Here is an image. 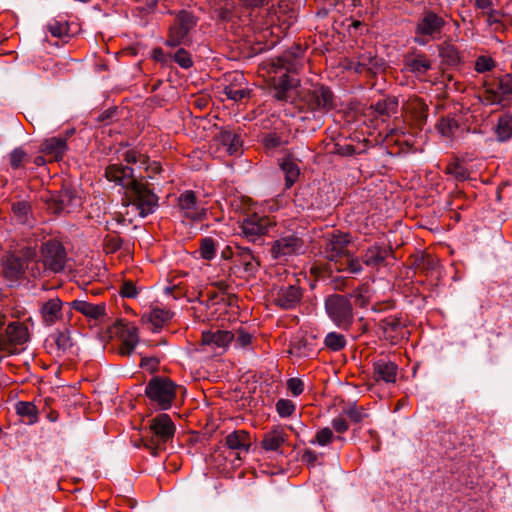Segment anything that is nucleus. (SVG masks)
<instances>
[{"label": "nucleus", "instance_id": "f257e3e1", "mask_svg": "<svg viewBox=\"0 0 512 512\" xmlns=\"http://www.w3.org/2000/svg\"><path fill=\"white\" fill-rule=\"evenodd\" d=\"M301 108L311 112L319 122L323 115L336 108L335 96L329 87L313 85L300 95Z\"/></svg>", "mask_w": 512, "mask_h": 512}, {"label": "nucleus", "instance_id": "f03ea898", "mask_svg": "<svg viewBox=\"0 0 512 512\" xmlns=\"http://www.w3.org/2000/svg\"><path fill=\"white\" fill-rule=\"evenodd\" d=\"M158 196L138 180L126 192L123 205L131 207L140 217L144 218L155 212L158 207Z\"/></svg>", "mask_w": 512, "mask_h": 512}, {"label": "nucleus", "instance_id": "7ed1b4c3", "mask_svg": "<svg viewBox=\"0 0 512 512\" xmlns=\"http://www.w3.org/2000/svg\"><path fill=\"white\" fill-rule=\"evenodd\" d=\"M277 69L275 72L280 73L273 80V96L280 101L290 98V91L299 84V79L290 75L295 71L293 64L289 62V55H283L277 59Z\"/></svg>", "mask_w": 512, "mask_h": 512}, {"label": "nucleus", "instance_id": "20e7f679", "mask_svg": "<svg viewBox=\"0 0 512 512\" xmlns=\"http://www.w3.org/2000/svg\"><path fill=\"white\" fill-rule=\"evenodd\" d=\"M145 395L161 410H167L176 397V385L168 378L153 377L145 387Z\"/></svg>", "mask_w": 512, "mask_h": 512}, {"label": "nucleus", "instance_id": "39448f33", "mask_svg": "<svg viewBox=\"0 0 512 512\" xmlns=\"http://www.w3.org/2000/svg\"><path fill=\"white\" fill-rule=\"evenodd\" d=\"M149 427L153 436L145 443V447L153 456H157L161 447L173 438L175 425L168 414L162 413L150 421Z\"/></svg>", "mask_w": 512, "mask_h": 512}, {"label": "nucleus", "instance_id": "423d86ee", "mask_svg": "<svg viewBox=\"0 0 512 512\" xmlns=\"http://www.w3.org/2000/svg\"><path fill=\"white\" fill-rule=\"evenodd\" d=\"M445 25L446 21L441 15L433 10L425 9L416 22V37L414 41L419 45H425L426 41L422 37H429L430 39L440 38Z\"/></svg>", "mask_w": 512, "mask_h": 512}, {"label": "nucleus", "instance_id": "0eeeda50", "mask_svg": "<svg viewBox=\"0 0 512 512\" xmlns=\"http://www.w3.org/2000/svg\"><path fill=\"white\" fill-rule=\"evenodd\" d=\"M195 17L188 11L181 10L177 13L173 23L168 30V37L165 45L169 47H177L190 43V31L196 26Z\"/></svg>", "mask_w": 512, "mask_h": 512}, {"label": "nucleus", "instance_id": "6e6552de", "mask_svg": "<svg viewBox=\"0 0 512 512\" xmlns=\"http://www.w3.org/2000/svg\"><path fill=\"white\" fill-rule=\"evenodd\" d=\"M325 309L336 326L348 329L353 322V308L348 296L333 294L327 297Z\"/></svg>", "mask_w": 512, "mask_h": 512}, {"label": "nucleus", "instance_id": "1a4fd4ad", "mask_svg": "<svg viewBox=\"0 0 512 512\" xmlns=\"http://www.w3.org/2000/svg\"><path fill=\"white\" fill-rule=\"evenodd\" d=\"M324 254L325 257L337 265L349 253V246L352 243L351 237L347 233L340 231L326 234L324 237Z\"/></svg>", "mask_w": 512, "mask_h": 512}, {"label": "nucleus", "instance_id": "9d476101", "mask_svg": "<svg viewBox=\"0 0 512 512\" xmlns=\"http://www.w3.org/2000/svg\"><path fill=\"white\" fill-rule=\"evenodd\" d=\"M66 259L67 254L60 241L53 239L42 244L41 262L44 270L58 273L64 269Z\"/></svg>", "mask_w": 512, "mask_h": 512}, {"label": "nucleus", "instance_id": "9b49d317", "mask_svg": "<svg viewBox=\"0 0 512 512\" xmlns=\"http://www.w3.org/2000/svg\"><path fill=\"white\" fill-rule=\"evenodd\" d=\"M47 209L54 214L71 213L82 204L81 197L74 189L64 188L56 194H51L45 199Z\"/></svg>", "mask_w": 512, "mask_h": 512}, {"label": "nucleus", "instance_id": "f8f14e48", "mask_svg": "<svg viewBox=\"0 0 512 512\" xmlns=\"http://www.w3.org/2000/svg\"><path fill=\"white\" fill-rule=\"evenodd\" d=\"M6 339L0 337V350H5L7 355L19 353L17 345H22L29 340L28 328L20 322H11L6 330Z\"/></svg>", "mask_w": 512, "mask_h": 512}, {"label": "nucleus", "instance_id": "ddd939ff", "mask_svg": "<svg viewBox=\"0 0 512 512\" xmlns=\"http://www.w3.org/2000/svg\"><path fill=\"white\" fill-rule=\"evenodd\" d=\"M272 225L270 219L258 214L248 215L241 222V234L250 242H256L258 238L265 235Z\"/></svg>", "mask_w": 512, "mask_h": 512}, {"label": "nucleus", "instance_id": "4468645a", "mask_svg": "<svg viewBox=\"0 0 512 512\" xmlns=\"http://www.w3.org/2000/svg\"><path fill=\"white\" fill-rule=\"evenodd\" d=\"M303 249L304 243L299 237L288 235L274 241L270 253L273 259L280 260L287 256L300 254Z\"/></svg>", "mask_w": 512, "mask_h": 512}, {"label": "nucleus", "instance_id": "2eb2a0df", "mask_svg": "<svg viewBox=\"0 0 512 512\" xmlns=\"http://www.w3.org/2000/svg\"><path fill=\"white\" fill-rule=\"evenodd\" d=\"M115 328L122 339L120 353L130 355L139 342L138 328L133 323L124 320L117 321Z\"/></svg>", "mask_w": 512, "mask_h": 512}, {"label": "nucleus", "instance_id": "dca6fc26", "mask_svg": "<svg viewBox=\"0 0 512 512\" xmlns=\"http://www.w3.org/2000/svg\"><path fill=\"white\" fill-rule=\"evenodd\" d=\"M240 266L243 267L244 272L248 276H252L258 272L260 262L250 248L236 244L234 266L231 268V271L235 273V269Z\"/></svg>", "mask_w": 512, "mask_h": 512}, {"label": "nucleus", "instance_id": "f3484780", "mask_svg": "<svg viewBox=\"0 0 512 512\" xmlns=\"http://www.w3.org/2000/svg\"><path fill=\"white\" fill-rule=\"evenodd\" d=\"M178 206L184 216L194 221H200L206 217V209L199 205L193 191H185L178 198Z\"/></svg>", "mask_w": 512, "mask_h": 512}, {"label": "nucleus", "instance_id": "a211bd4d", "mask_svg": "<svg viewBox=\"0 0 512 512\" xmlns=\"http://www.w3.org/2000/svg\"><path fill=\"white\" fill-rule=\"evenodd\" d=\"M106 178L123 187L126 191L137 181L133 168L121 164H111L105 170Z\"/></svg>", "mask_w": 512, "mask_h": 512}, {"label": "nucleus", "instance_id": "6ab92c4d", "mask_svg": "<svg viewBox=\"0 0 512 512\" xmlns=\"http://www.w3.org/2000/svg\"><path fill=\"white\" fill-rule=\"evenodd\" d=\"M302 298V291L296 285L281 286L274 296L276 305L283 309H292L299 304Z\"/></svg>", "mask_w": 512, "mask_h": 512}, {"label": "nucleus", "instance_id": "aec40b11", "mask_svg": "<svg viewBox=\"0 0 512 512\" xmlns=\"http://www.w3.org/2000/svg\"><path fill=\"white\" fill-rule=\"evenodd\" d=\"M3 275L11 284L17 282L25 273L24 262L14 254L7 255L2 261Z\"/></svg>", "mask_w": 512, "mask_h": 512}, {"label": "nucleus", "instance_id": "412c9836", "mask_svg": "<svg viewBox=\"0 0 512 512\" xmlns=\"http://www.w3.org/2000/svg\"><path fill=\"white\" fill-rule=\"evenodd\" d=\"M379 328L382 330L385 339L392 342L398 341L404 336L405 325L402 322L401 317L396 315L388 316L379 321Z\"/></svg>", "mask_w": 512, "mask_h": 512}, {"label": "nucleus", "instance_id": "4be33fe9", "mask_svg": "<svg viewBox=\"0 0 512 512\" xmlns=\"http://www.w3.org/2000/svg\"><path fill=\"white\" fill-rule=\"evenodd\" d=\"M373 377L385 383H394L397 377V365L387 359H379L373 364Z\"/></svg>", "mask_w": 512, "mask_h": 512}, {"label": "nucleus", "instance_id": "5701e85b", "mask_svg": "<svg viewBox=\"0 0 512 512\" xmlns=\"http://www.w3.org/2000/svg\"><path fill=\"white\" fill-rule=\"evenodd\" d=\"M67 148V138L59 135L44 140L40 151L51 156L55 161H59L63 158Z\"/></svg>", "mask_w": 512, "mask_h": 512}, {"label": "nucleus", "instance_id": "b1692460", "mask_svg": "<svg viewBox=\"0 0 512 512\" xmlns=\"http://www.w3.org/2000/svg\"><path fill=\"white\" fill-rule=\"evenodd\" d=\"M405 111L417 127H422L425 124L428 117V106L421 98H410L405 104Z\"/></svg>", "mask_w": 512, "mask_h": 512}, {"label": "nucleus", "instance_id": "393cba45", "mask_svg": "<svg viewBox=\"0 0 512 512\" xmlns=\"http://www.w3.org/2000/svg\"><path fill=\"white\" fill-rule=\"evenodd\" d=\"M288 435L284 429L277 426L266 432L261 441V447L265 451L280 452L282 445L287 441Z\"/></svg>", "mask_w": 512, "mask_h": 512}, {"label": "nucleus", "instance_id": "a878e982", "mask_svg": "<svg viewBox=\"0 0 512 512\" xmlns=\"http://www.w3.org/2000/svg\"><path fill=\"white\" fill-rule=\"evenodd\" d=\"M225 445L237 455L241 452H248L251 446L250 434L245 430H235L225 437Z\"/></svg>", "mask_w": 512, "mask_h": 512}, {"label": "nucleus", "instance_id": "bb28decb", "mask_svg": "<svg viewBox=\"0 0 512 512\" xmlns=\"http://www.w3.org/2000/svg\"><path fill=\"white\" fill-rule=\"evenodd\" d=\"M233 340L234 334L225 330L203 331L201 338L203 345L223 349H225Z\"/></svg>", "mask_w": 512, "mask_h": 512}, {"label": "nucleus", "instance_id": "cd10ccee", "mask_svg": "<svg viewBox=\"0 0 512 512\" xmlns=\"http://www.w3.org/2000/svg\"><path fill=\"white\" fill-rule=\"evenodd\" d=\"M62 301L59 298L49 299L40 308V315L47 326L55 324L62 317Z\"/></svg>", "mask_w": 512, "mask_h": 512}, {"label": "nucleus", "instance_id": "c85d7f7f", "mask_svg": "<svg viewBox=\"0 0 512 512\" xmlns=\"http://www.w3.org/2000/svg\"><path fill=\"white\" fill-rule=\"evenodd\" d=\"M382 64V59L377 58L372 52H364L358 55L355 70L358 73L366 71L370 74H376Z\"/></svg>", "mask_w": 512, "mask_h": 512}, {"label": "nucleus", "instance_id": "c756f323", "mask_svg": "<svg viewBox=\"0 0 512 512\" xmlns=\"http://www.w3.org/2000/svg\"><path fill=\"white\" fill-rule=\"evenodd\" d=\"M389 253L390 250H388L387 248L375 245L369 247L364 252L361 259L364 262V264L369 267H379L384 263Z\"/></svg>", "mask_w": 512, "mask_h": 512}, {"label": "nucleus", "instance_id": "7c9ffc66", "mask_svg": "<svg viewBox=\"0 0 512 512\" xmlns=\"http://www.w3.org/2000/svg\"><path fill=\"white\" fill-rule=\"evenodd\" d=\"M71 307L83 315L98 319L105 314V304H92L84 300H74Z\"/></svg>", "mask_w": 512, "mask_h": 512}, {"label": "nucleus", "instance_id": "2f4dec72", "mask_svg": "<svg viewBox=\"0 0 512 512\" xmlns=\"http://www.w3.org/2000/svg\"><path fill=\"white\" fill-rule=\"evenodd\" d=\"M280 167L285 175L286 186L289 188L299 178L300 168L298 162L293 156L287 155L280 163Z\"/></svg>", "mask_w": 512, "mask_h": 512}, {"label": "nucleus", "instance_id": "473e14b6", "mask_svg": "<svg viewBox=\"0 0 512 512\" xmlns=\"http://www.w3.org/2000/svg\"><path fill=\"white\" fill-rule=\"evenodd\" d=\"M13 218L23 225H33L34 221L31 214V206L26 201L13 203L11 206Z\"/></svg>", "mask_w": 512, "mask_h": 512}, {"label": "nucleus", "instance_id": "72a5a7b5", "mask_svg": "<svg viewBox=\"0 0 512 512\" xmlns=\"http://www.w3.org/2000/svg\"><path fill=\"white\" fill-rule=\"evenodd\" d=\"M406 68L413 74L421 76L431 69V61L424 54H419L414 58L407 59Z\"/></svg>", "mask_w": 512, "mask_h": 512}, {"label": "nucleus", "instance_id": "f704fd0d", "mask_svg": "<svg viewBox=\"0 0 512 512\" xmlns=\"http://www.w3.org/2000/svg\"><path fill=\"white\" fill-rule=\"evenodd\" d=\"M50 339L55 344L57 356L65 354L73 346L70 332L67 329L63 331H56L50 336Z\"/></svg>", "mask_w": 512, "mask_h": 512}, {"label": "nucleus", "instance_id": "c9c22d12", "mask_svg": "<svg viewBox=\"0 0 512 512\" xmlns=\"http://www.w3.org/2000/svg\"><path fill=\"white\" fill-rule=\"evenodd\" d=\"M16 413L26 419L29 425L38 421V409L33 402L19 401L15 404Z\"/></svg>", "mask_w": 512, "mask_h": 512}, {"label": "nucleus", "instance_id": "e433bc0d", "mask_svg": "<svg viewBox=\"0 0 512 512\" xmlns=\"http://www.w3.org/2000/svg\"><path fill=\"white\" fill-rule=\"evenodd\" d=\"M335 269L338 272L348 271L352 274H359L362 272L363 267L361 265L360 259L350 252L337 265H335Z\"/></svg>", "mask_w": 512, "mask_h": 512}, {"label": "nucleus", "instance_id": "4c0bfd02", "mask_svg": "<svg viewBox=\"0 0 512 512\" xmlns=\"http://www.w3.org/2000/svg\"><path fill=\"white\" fill-rule=\"evenodd\" d=\"M499 142H505L512 137V117L505 115L500 117L495 128Z\"/></svg>", "mask_w": 512, "mask_h": 512}, {"label": "nucleus", "instance_id": "58836bf2", "mask_svg": "<svg viewBox=\"0 0 512 512\" xmlns=\"http://www.w3.org/2000/svg\"><path fill=\"white\" fill-rule=\"evenodd\" d=\"M373 108L377 114L389 116L397 112L398 100L395 97H387L377 101Z\"/></svg>", "mask_w": 512, "mask_h": 512}, {"label": "nucleus", "instance_id": "ea45409f", "mask_svg": "<svg viewBox=\"0 0 512 512\" xmlns=\"http://www.w3.org/2000/svg\"><path fill=\"white\" fill-rule=\"evenodd\" d=\"M346 338L337 332H330L324 339L325 346L332 351H340L346 346Z\"/></svg>", "mask_w": 512, "mask_h": 512}, {"label": "nucleus", "instance_id": "a19ab883", "mask_svg": "<svg viewBox=\"0 0 512 512\" xmlns=\"http://www.w3.org/2000/svg\"><path fill=\"white\" fill-rule=\"evenodd\" d=\"M29 160L27 153L21 147H17L9 154V164L12 169L18 170L24 167Z\"/></svg>", "mask_w": 512, "mask_h": 512}, {"label": "nucleus", "instance_id": "79ce46f5", "mask_svg": "<svg viewBox=\"0 0 512 512\" xmlns=\"http://www.w3.org/2000/svg\"><path fill=\"white\" fill-rule=\"evenodd\" d=\"M172 318V313L169 310L162 308H154L150 312L149 320L154 325L155 329H159L162 325Z\"/></svg>", "mask_w": 512, "mask_h": 512}, {"label": "nucleus", "instance_id": "37998d69", "mask_svg": "<svg viewBox=\"0 0 512 512\" xmlns=\"http://www.w3.org/2000/svg\"><path fill=\"white\" fill-rule=\"evenodd\" d=\"M445 171L457 181H465L470 175L468 169L459 162L448 164Z\"/></svg>", "mask_w": 512, "mask_h": 512}, {"label": "nucleus", "instance_id": "c03bdc74", "mask_svg": "<svg viewBox=\"0 0 512 512\" xmlns=\"http://www.w3.org/2000/svg\"><path fill=\"white\" fill-rule=\"evenodd\" d=\"M342 414L354 423H360L368 416L363 407H358L355 404H350L345 407Z\"/></svg>", "mask_w": 512, "mask_h": 512}, {"label": "nucleus", "instance_id": "a18cd8bd", "mask_svg": "<svg viewBox=\"0 0 512 512\" xmlns=\"http://www.w3.org/2000/svg\"><path fill=\"white\" fill-rule=\"evenodd\" d=\"M350 297L354 298L355 305L359 307H365L370 301L369 286L367 284L360 285L353 291Z\"/></svg>", "mask_w": 512, "mask_h": 512}, {"label": "nucleus", "instance_id": "49530a36", "mask_svg": "<svg viewBox=\"0 0 512 512\" xmlns=\"http://www.w3.org/2000/svg\"><path fill=\"white\" fill-rule=\"evenodd\" d=\"M199 252L203 259H213L216 253L214 240L210 237L203 238L200 242Z\"/></svg>", "mask_w": 512, "mask_h": 512}, {"label": "nucleus", "instance_id": "de8ad7c7", "mask_svg": "<svg viewBox=\"0 0 512 512\" xmlns=\"http://www.w3.org/2000/svg\"><path fill=\"white\" fill-rule=\"evenodd\" d=\"M439 54L448 64L456 65L460 62L458 50L453 45L441 47Z\"/></svg>", "mask_w": 512, "mask_h": 512}, {"label": "nucleus", "instance_id": "09e8293b", "mask_svg": "<svg viewBox=\"0 0 512 512\" xmlns=\"http://www.w3.org/2000/svg\"><path fill=\"white\" fill-rule=\"evenodd\" d=\"M173 60L183 69L193 66L191 54L184 48H179L172 56Z\"/></svg>", "mask_w": 512, "mask_h": 512}, {"label": "nucleus", "instance_id": "8fccbe9b", "mask_svg": "<svg viewBox=\"0 0 512 512\" xmlns=\"http://www.w3.org/2000/svg\"><path fill=\"white\" fill-rule=\"evenodd\" d=\"M47 30L51 33L52 36L62 38L68 35V25L64 22H60L57 20H52L47 24Z\"/></svg>", "mask_w": 512, "mask_h": 512}, {"label": "nucleus", "instance_id": "3c124183", "mask_svg": "<svg viewBox=\"0 0 512 512\" xmlns=\"http://www.w3.org/2000/svg\"><path fill=\"white\" fill-rule=\"evenodd\" d=\"M494 67L495 61L489 56L481 55L475 60L474 69L478 73L491 71Z\"/></svg>", "mask_w": 512, "mask_h": 512}, {"label": "nucleus", "instance_id": "603ef678", "mask_svg": "<svg viewBox=\"0 0 512 512\" xmlns=\"http://www.w3.org/2000/svg\"><path fill=\"white\" fill-rule=\"evenodd\" d=\"M225 95L234 101H240L249 96L250 91L246 88H236L232 85L226 86L224 89Z\"/></svg>", "mask_w": 512, "mask_h": 512}, {"label": "nucleus", "instance_id": "864d4df0", "mask_svg": "<svg viewBox=\"0 0 512 512\" xmlns=\"http://www.w3.org/2000/svg\"><path fill=\"white\" fill-rule=\"evenodd\" d=\"M276 410L281 417H289L295 411V405L291 400L280 399L276 403Z\"/></svg>", "mask_w": 512, "mask_h": 512}, {"label": "nucleus", "instance_id": "5fc2aeb1", "mask_svg": "<svg viewBox=\"0 0 512 512\" xmlns=\"http://www.w3.org/2000/svg\"><path fill=\"white\" fill-rule=\"evenodd\" d=\"M296 352L303 357H309L315 353L311 341L308 338H303L294 345Z\"/></svg>", "mask_w": 512, "mask_h": 512}, {"label": "nucleus", "instance_id": "6e6d98bb", "mask_svg": "<svg viewBox=\"0 0 512 512\" xmlns=\"http://www.w3.org/2000/svg\"><path fill=\"white\" fill-rule=\"evenodd\" d=\"M502 14L497 10H491L487 14V23L494 27V31H504L506 26L501 22Z\"/></svg>", "mask_w": 512, "mask_h": 512}, {"label": "nucleus", "instance_id": "4d7b16f0", "mask_svg": "<svg viewBox=\"0 0 512 512\" xmlns=\"http://www.w3.org/2000/svg\"><path fill=\"white\" fill-rule=\"evenodd\" d=\"M333 436L334 435H333L332 430L328 427H325V428L320 429L316 433L315 440L312 441V443H317L320 446H326L327 444H329L332 441Z\"/></svg>", "mask_w": 512, "mask_h": 512}, {"label": "nucleus", "instance_id": "13d9d810", "mask_svg": "<svg viewBox=\"0 0 512 512\" xmlns=\"http://www.w3.org/2000/svg\"><path fill=\"white\" fill-rule=\"evenodd\" d=\"M236 136L237 133L235 131L221 130L215 137V140L218 141L226 151L227 147L229 146V143L236 139Z\"/></svg>", "mask_w": 512, "mask_h": 512}, {"label": "nucleus", "instance_id": "bf43d9fd", "mask_svg": "<svg viewBox=\"0 0 512 512\" xmlns=\"http://www.w3.org/2000/svg\"><path fill=\"white\" fill-rule=\"evenodd\" d=\"M416 266L422 271L433 270L436 266V260L430 255H423L416 260Z\"/></svg>", "mask_w": 512, "mask_h": 512}, {"label": "nucleus", "instance_id": "052dcab7", "mask_svg": "<svg viewBox=\"0 0 512 512\" xmlns=\"http://www.w3.org/2000/svg\"><path fill=\"white\" fill-rule=\"evenodd\" d=\"M122 156H123V160L125 162H127L128 164L140 163V164L144 165L146 163V157L143 154L138 153L135 150L125 151Z\"/></svg>", "mask_w": 512, "mask_h": 512}, {"label": "nucleus", "instance_id": "680f3d73", "mask_svg": "<svg viewBox=\"0 0 512 512\" xmlns=\"http://www.w3.org/2000/svg\"><path fill=\"white\" fill-rule=\"evenodd\" d=\"M458 128V124L454 119H442L440 123V131L444 136H450Z\"/></svg>", "mask_w": 512, "mask_h": 512}, {"label": "nucleus", "instance_id": "e2e57ef3", "mask_svg": "<svg viewBox=\"0 0 512 512\" xmlns=\"http://www.w3.org/2000/svg\"><path fill=\"white\" fill-rule=\"evenodd\" d=\"M287 387L294 396H298L304 390V383L300 378H290L287 381Z\"/></svg>", "mask_w": 512, "mask_h": 512}, {"label": "nucleus", "instance_id": "0e129e2a", "mask_svg": "<svg viewBox=\"0 0 512 512\" xmlns=\"http://www.w3.org/2000/svg\"><path fill=\"white\" fill-rule=\"evenodd\" d=\"M498 87L503 94H512V74L508 73L500 77Z\"/></svg>", "mask_w": 512, "mask_h": 512}, {"label": "nucleus", "instance_id": "69168bd1", "mask_svg": "<svg viewBox=\"0 0 512 512\" xmlns=\"http://www.w3.org/2000/svg\"><path fill=\"white\" fill-rule=\"evenodd\" d=\"M21 259L24 262V265L30 264L32 261H35L37 257L36 249L30 246H26L21 249Z\"/></svg>", "mask_w": 512, "mask_h": 512}, {"label": "nucleus", "instance_id": "338daca9", "mask_svg": "<svg viewBox=\"0 0 512 512\" xmlns=\"http://www.w3.org/2000/svg\"><path fill=\"white\" fill-rule=\"evenodd\" d=\"M332 426L338 433H345L349 429V425L342 413L332 420Z\"/></svg>", "mask_w": 512, "mask_h": 512}, {"label": "nucleus", "instance_id": "774afa93", "mask_svg": "<svg viewBox=\"0 0 512 512\" xmlns=\"http://www.w3.org/2000/svg\"><path fill=\"white\" fill-rule=\"evenodd\" d=\"M120 294L123 297L134 298L137 296V288L132 281H126L120 289Z\"/></svg>", "mask_w": 512, "mask_h": 512}]
</instances>
